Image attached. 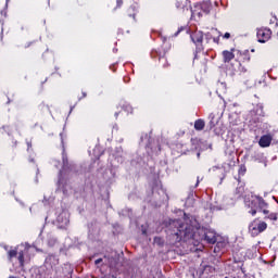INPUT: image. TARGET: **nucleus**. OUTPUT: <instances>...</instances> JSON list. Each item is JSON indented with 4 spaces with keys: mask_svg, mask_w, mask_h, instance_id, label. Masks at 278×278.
Wrapping results in <instances>:
<instances>
[{
    "mask_svg": "<svg viewBox=\"0 0 278 278\" xmlns=\"http://www.w3.org/2000/svg\"><path fill=\"white\" fill-rule=\"evenodd\" d=\"M34 248L29 247L27 243H22L15 249L8 252V257L10 262H13L14 257H17L20 266H25V260H29V254L33 253Z\"/></svg>",
    "mask_w": 278,
    "mask_h": 278,
    "instance_id": "1",
    "label": "nucleus"
},
{
    "mask_svg": "<svg viewBox=\"0 0 278 278\" xmlns=\"http://www.w3.org/2000/svg\"><path fill=\"white\" fill-rule=\"evenodd\" d=\"M176 236L184 242H190V240H194V226L190 224H181Z\"/></svg>",
    "mask_w": 278,
    "mask_h": 278,
    "instance_id": "2",
    "label": "nucleus"
},
{
    "mask_svg": "<svg viewBox=\"0 0 278 278\" xmlns=\"http://www.w3.org/2000/svg\"><path fill=\"white\" fill-rule=\"evenodd\" d=\"M68 218L70 215L67 211L59 210L56 212V218L54 220V224L56 225V227H59V229H66V227H68V223H71Z\"/></svg>",
    "mask_w": 278,
    "mask_h": 278,
    "instance_id": "3",
    "label": "nucleus"
},
{
    "mask_svg": "<svg viewBox=\"0 0 278 278\" xmlns=\"http://www.w3.org/2000/svg\"><path fill=\"white\" fill-rule=\"evenodd\" d=\"M66 170H68V159H66V156L63 155V170L60 172L59 188L61 190H63L64 194H66V192H68V190H71V185H68V182H66V180H64V178H62V175H64V173H66Z\"/></svg>",
    "mask_w": 278,
    "mask_h": 278,
    "instance_id": "4",
    "label": "nucleus"
},
{
    "mask_svg": "<svg viewBox=\"0 0 278 278\" xmlns=\"http://www.w3.org/2000/svg\"><path fill=\"white\" fill-rule=\"evenodd\" d=\"M273 142V136L270 135H264L261 137L258 144L262 148L270 147V143Z\"/></svg>",
    "mask_w": 278,
    "mask_h": 278,
    "instance_id": "5",
    "label": "nucleus"
},
{
    "mask_svg": "<svg viewBox=\"0 0 278 278\" xmlns=\"http://www.w3.org/2000/svg\"><path fill=\"white\" fill-rule=\"evenodd\" d=\"M205 128V122L203 119H198L194 123V129H197V131H202V129Z\"/></svg>",
    "mask_w": 278,
    "mask_h": 278,
    "instance_id": "6",
    "label": "nucleus"
},
{
    "mask_svg": "<svg viewBox=\"0 0 278 278\" xmlns=\"http://www.w3.org/2000/svg\"><path fill=\"white\" fill-rule=\"evenodd\" d=\"M46 264H49L50 266H55L58 264V257H55V255H49L46 258Z\"/></svg>",
    "mask_w": 278,
    "mask_h": 278,
    "instance_id": "7",
    "label": "nucleus"
},
{
    "mask_svg": "<svg viewBox=\"0 0 278 278\" xmlns=\"http://www.w3.org/2000/svg\"><path fill=\"white\" fill-rule=\"evenodd\" d=\"M224 60H225V62H231V60H233V54L229 51H225L224 52Z\"/></svg>",
    "mask_w": 278,
    "mask_h": 278,
    "instance_id": "8",
    "label": "nucleus"
},
{
    "mask_svg": "<svg viewBox=\"0 0 278 278\" xmlns=\"http://www.w3.org/2000/svg\"><path fill=\"white\" fill-rule=\"evenodd\" d=\"M205 240L207 241L208 244H214L216 243V237L214 235H205Z\"/></svg>",
    "mask_w": 278,
    "mask_h": 278,
    "instance_id": "9",
    "label": "nucleus"
},
{
    "mask_svg": "<svg viewBox=\"0 0 278 278\" xmlns=\"http://www.w3.org/2000/svg\"><path fill=\"white\" fill-rule=\"evenodd\" d=\"M122 108L128 114H131V112H134V108H131V104H129V103H124Z\"/></svg>",
    "mask_w": 278,
    "mask_h": 278,
    "instance_id": "10",
    "label": "nucleus"
},
{
    "mask_svg": "<svg viewBox=\"0 0 278 278\" xmlns=\"http://www.w3.org/2000/svg\"><path fill=\"white\" fill-rule=\"evenodd\" d=\"M104 263L109 264V266H114V264H116V260L114 257L112 258H108V257H104Z\"/></svg>",
    "mask_w": 278,
    "mask_h": 278,
    "instance_id": "11",
    "label": "nucleus"
},
{
    "mask_svg": "<svg viewBox=\"0 0 278 278\" xmlns=\"http://www.w3.org/2000/svg\"><path fill=\"white\" fill-rule=\"evenodd\" d=\"M266 227H267V225H266V223H261V224H258V231H264V230H266Z\"/></svg>",
    "mask_w": 278,
    "mask_h": 278,
    "instance_id": "12",
    "label": "nucleus"
},
{
    "mask_svg": "<svg viewBox=\"0 0 278 278\" xmlns=\"http://www.w3.org/2000/svg\"><path fill=\"white\" fill-rule=\"evenodd\" d=\"M101 262H103V258H98L96 260L94 264L98 266V264H101Z\"/></svg>",
    "mask_w": 278,
    "mask_h": 278,
    "instance_id": "13",
    "label": "nucleus"
},
{
    "mask_svg": "<svg viewBox=\"0 0 278 278\" xmlns=\"http://www.w3.org/2000/svg\"><path fill=\"white\" fill-rule=\"evenodd\" d=\"M123 5V0H117V8H121Z\"/></svg>",
    "mask_w": 278,
    "mask_h": 278,
    "instance_id": "14",
    "label": "nucleus"
},
{
    "mask_svg": "<svg viewBox=\"0 0 278 278\" xmlns=\"http://www.w3.org/2000/svg\"><path fill=\"white\" fill-rule=\"evenodd\" d=\"M231 35L229 34V33H226L225 35H224V38H229Z\"/></svg>",
    "mask_w": 278,
    "mask_h": 278,
    "instance_id": "15",
    "label": "nucleus"
},
{
    "mask_svg": "<svg viewBox=\"0 0 278 278\" xmlns=\"http://www.w3.org/2000/svg\"><path fill=\"white\" fill-rule=\"evenodd\" d=\"M255 214H257V211L253 210L252 211V216H255Z\"/></svg>",
    "mask_w": 278,
    "mask_h": 278,
    "instance_id": "16",
    "label": "nucleus"
},
{
    "mask_svg": "<svg viewBox=\"0 0 278 278\" xmlns=\"http://www.w3.org/2000/svg\"><path fill=\"white\" fill-rule=\"evenodd\" d=\"M123 151V148H118L117 152L121 153Z\"/></svg>",
    "mask_w": 278,
    "mask_h": 278,
    "instance_id": "17",
    "label": "nucleus"
},
{
    "mask_svg": "<svg viewBox=\"0 0 278 278\" xmlns=\"http://www.w3.org/2000/svg\"><path fill=\"white\" fill-rule=\"evenodd\" d=\"M271 218H273L274 220H277V215H274Z\"/></svg>",
    "mask_w": 278,
    "mask_h": 278,
    "instance_id": "18",
    "label": "nucleus"
},
{
    "mask_svg": "<svg viewBox=\"0 0 278 278\" xmlns=\"http://www.w3.org/2000/svg\"><path fill=\"white\" fill-rule=\"evenodd\" d=\"M264 212V214H268V211H263Z\"/></svg>",
    "mask_w": 278,
    "mask_h": 278,
    "instance_id": "19",
    "label": "nucleus"
},
{
    "mask_svg": "<svg viewBox=\"0 0 278 278\" xmlns=\"http://www.w3.org/2000/svg\"><path fill=\"white\" fill-rule=\"evenodd\" d=\"M83 97H86V92H83Z\"/></svg>",
    "mask_w": 278,
    "mask_h": 278,
    "instance_id": "20",
    "label": "nucleus"
},
{
    "mask_svg": "<svg viewBox=\"0 0 278 278\" xmlns=\"http://www.w3.org/2000/svg\"><path fill=\"white\" fill-rule=\"evenodd\" d=\"M195 186H199V180H197V184H195Z\"/></svg>",
    "mask_w": 278,
    "mask_h": 278,
    "instance_id": "21",
    "label": "nucleus"
},
{
    "mask_svg": "<svg viewBox=\"0 0 278 278\" xmlns=\"http://www.w3.org/2000/svg\"><path fill=\"white\" fill-rule=\"evenodd\" d=\"M132 17L136 18V14H134Z\"/></svg>",
    "mask_w": 278,
    "mask_h": 278,
    "instance_id": "22",
    "label": "nucleus"
},
{
    "mask_svg": "<svg viewBox=\"0 0 278 278\" xmlns=\"http://www.w3.org/2000/svg\"><path fill=\"white\" fill-rule=\"evenodd\" d=\"M29 147H31V144H30V143H28V149H29Z\"/></svg>",
    "mask_w": 278,
    "mask_h": 278,
    "instance_id": "23",
    "label": "nucleus"
},
{
    "mask_svg": "<svg viewBox=\"0 0 278 278\" xmlns=\"http://www.w3.org/2000/svg\"><path fill=\"white\" fill-rule=\"evenodd\" d=\"M260 42H264V40L260 39Z\"/></svg>",
    "mask_w": 278,
    "mask_h": 278,
    "instance_id": "24",
    "label": "nucleus"
}]
</instances>
